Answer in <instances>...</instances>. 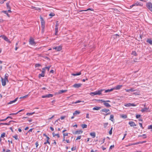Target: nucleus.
<instances>
[{"mask_svg": "<svg viewBox=\"0 0 152 152\" xmlns=\"http://www.w3.org/2000/svg\"><path fill=\"white\" fill-rule=\"evenodd\" d=\"M33 129H32V128L31 129H30L29 130V131H28V132L26 133V134H27L28 133V132H32Z\"/></svg>", "mask_w": 152, "mask_h": 152, "instance_id": "nucleus-59", "label": "nucleus"}, {"mask_svg": "<svg viewBox=\"0 0 152 152\" xmlns=\"http://www.w3.org/2000/svg\"><path fill=\"white\" fill-rule=\"evenodd\" d=\"M76 147H73L71 148V150L72 151H74L75 150H76Z\"/></svg>", "mask_w": 152, "mask_h": 152, "instance_id": "nucleus-55", "label": "nucleus"}, {"mask_svg": "<svg viewBox=\"0 0 152 152\" xmlns=\"http://www.w3.org/2000/svg\"><path fill=\"white\" fill-rule=\"evenodd\" d=\"M41 66V64H35V66L36 67H39L40 66Z\"/></svg>", "mask_w": 152, "mask_h": 152, "instance_id": "nucleus-44", "label": "nucleus"}, {"mask_svg": "<svg viewBox=\"0 0 152 152\" xmlns=\"http://www.w3.org/2000/svg\"><path fill=\"white\" fill-rule=\"evenodd\" d=\"M110 120H111V121L113 122L114 119V115H110Z\"/></svg>", "mask_w": 152, "mask_h": 152, "instance_id": "nucleus-29", "label": "nucleus"}, {"mask_svg": "<svg viewBox=\"0 0 152 152\" xmlns=\"http://www.w3.org/2000/svg\"><path fill=\"white\" fill-rule=\"evenodd\" d=\"M50 67H51V66H46L45 67V69H47L48 71H49V70L50 68Z\"/></svg>", "mask_w": 152, "mask_h": 152, "instance_id": "nucleus-50", "label": "nucleus"}, {"mask_svg": "<svg viewBox=\"0 0 152 152\" xmlns=\"http://www.w3.org/2000/svg\"><path fill=\"white\" fill-rule=\"evenodd\" d=\"M137 142L136 143H132V144H130L129 145H128V146H130L131 145H137V144H140V143H142L143 142Z\"/></svg>", "mask_w": 152, "mask_h": 152, "instance_id": "nucleus-28", "label": "nucleus"}, {"mask_svg": "<svg viewBox=\"0 0 152 152\" xmlns=\"http://www.w3.org/2000/svg\"><path fill=\"white\" fill-rule=\"evenodd\" d=\"M111 113V112H110V111H108V113H107L104 114V113H103L102 114L104 115L107 116V115H108L110 114Z\"/></svg>", "mask_w": 152, "mask_h": 152, "instance_id": "nucleus-41", "label": "nucleus"}, {"mask_svg": "<svg viewBox=\"0 0 152 152\" xmlns=\"http://www.w3.org/2000/svg\"><path fill=\"white\" fill-rule=\"evenodd\" d=\"M1 80L2 85L3 86H4L6 84V82L7 81L3 79V78L1 77Z\"/></svg>", "mask_w": 152, "mask_h": 152, "instance_id": "nucleus-9", "label": "nucleus"}, {"mask_svg": "<svg viewBox=\"0 0 152 152\" xmlns=\"http://www.w3.org/2000/svg\"><path fill=\"white\" fill-rule=\"evenodd\" d=\"M5 133L4 132L1 135V137L2 138H3L5 137Z\"/></svg>", "mask_w": 152, "mask_h": 152, "instance_id": "nucleus-47", "label": "nucleus"}, {"mask_svg": "<svg viewBox=\"0 0 152 152\" xmlns=\"http://www.w3.org/2000/svg\"><path fill=\"white\" fill-rule=\"evenodd\" d=\"M108 123H106L104 124V128H106L108 125Z\"/></svg>", "mask_w": 152, "mask_h": 152, "instance_id": "nucleus-42", "label": "nucleus"}, {"mask_svg": "<svg viewBox=\"0 0 152 152\" xmlns=\"http://www.w3.org/2000/svg\"><path fill=\"white\" fill-rule=\"evenodd\" d=\"M32 8H33V9H35L36 10H41V9L40 8H38V7H34L32 6Z\"/></svg>", "mask_w": 152, "mask_h": 152, "instance_id": "nucleus-39", "label": "nucleus"}, {"mask_svg": "<svg viewBox=\"0 0 152 152\" xmlns=\"http://www.w3.org/2000/svg\"><path fill=\"white\" fill-rule=\"evenodd\" d=\"M90 135L92 136L93 138H94L96 136V134L94 132H91L90 133Z\"/></svg>", "mask_w": 152, "mask_h": 152, "instance_id": "nucleus-23", "label": "nucleus"}, {"mask_svg": "<svg viewBox=\"0 0 152 152\" xmlns=\"http://www.w3.org/2000/svg\"><path fill=\"white\" fill-rule=\"evenodd\" d=\"M86 118H89V114L87 113L86 114Z\"/></svg>", "mask_w": 152, "mask_h": 152, "instance_id": "nucleus-63", "label": "nucleus"}, {"mask_svg": "<svg viewBox=\"0 0 152 152\" xmlns=\"http://www.w3.org/2000/svg\"><path fill=\"white\" fill-rule=\"evenodd\" d=\"M121 117L125 119L127 118V116L126 115H121Z\"/></svg>", "mask_w": 152, "mask_h": 152, "instance_id": "nucleus-37", "label": "nucleus"}, {"mask_svg": "<svg viewBox=\"0 0 152 152\" xmlns=\"http://www.w3.org/2000/svg\"><path fill=\"white\" fill-rule=\"evenodd\" d=\"M101 107L96 106L95 107H94L93 108V110H99L100 109Z\"/></svg>", "mask_w": 152, "mask_h": 152, "instance_id": "nucleus-26", "label": "nucleus"}, {"mask_svg": "<svg viewBox=\"0 0 152 152\" xmlns=\"http://www.w3.org/2000/svg\"><path fill=\"white\" fill-rule=\"evenodd\" d=\"M53 96V95L51 94H48L46 95H45L42 96V98H50L52 97Z\"/></svg>", "mask_w": 152, "mask_h": 152, "instance_id": "nucleus-6", "label": "nucleus"}, {"mask_svg": "<svg viewBox=\"0 0 152 152\" xmlns=\"http://www.w3.org/2000/svg\"><path fill=\"white\" fill-rule=\"evenodd\" d=\"M142 137H143V138H146V136L145 134H143L142 135Z\"/></svg>", "mask_w": 152, "mask_h": 152, "instance_id": "nucleus-58", "label": "nucleus"}, {"mask_svg": "<svg viewBox=\"0 0 152 152\" xmlns=\"http://www.w3.org/2000/svg\"><path fill=\"white\" fill-rule=\"evenodd\" d=\"M29 44L32 45H35L36 44V43L35 42L34 39L31 37L29 39Z\"/></svg>", "mask_w": 152, "mask_h": 152, "instance_id": "nucleus-3", "label": "nucleus"}, {"mask_svg": "<svg viewBox=\"0 0 152 152\" xmlns=\"http://www.w3.org/2000/svg\"><path fill=\"white\" fill-rule=\"evenodd\" d=\"M132 54L134 56H137V54L136 51H132Z\"/></svg>", "mask_w": 152, "mask_h": 152, "instance_id": "nucleus-40", "label": "nucleus"}, {"mask_svg": "<svg viewBox=\"0 0 152 152\" xmlns=\"http://www.w3.org/2000/svg\"><path fill=\"white\" fill-rule=\"evenodd\" d=\"M8 75L6 73L5 74L4 76V79L6 80L7 82H8Z\"/></svg>", "mask_w": 152, "mask_h": 152, "instance_id": "nucleus-30", "label": "nucleus"}, {"mask_svg": "<svg viewBox=\"0 0 152 152\" xmlns=\"http://www.w3.org/2000/svg\"><path fill=\"white\" fill-rule=\"evenodd\" d=\"M104 105L107 107H110L111 106L108 103H106V102H104Z\"/></svg>", "mask_w": 152, "mask_h": 152, "instance_id": "nucleus-25", "label": "nucleus"}, {"mask_svg": "<svg viewBox=\"0 0 152 152\" xmlns=\"http://www.w3.org/2000/svg\"><path fill=\"white\" fill-rule=\"evenodd\" d=\"M13 137L14 138L15 140H17L18 139V137L17 135H15L13 136Z\"/></svg>", "mask_w": 152, "mask_h": 152, "instance_id": "nucleus-48", "label": "nucleus"}, {"mask_svg": "<svg viewBox=\"0 0 152 152\" xmlns=\"http://www.w3.org/2000/svg\"><path fill=\"white\" fill-rule=\"evenodd\" d=\"M149 109V108L147 107H145L144 108L142 109L141 110V111L142 112H146L147 110Z\"/></svg>", "mask_w": 152, "mask_h": 152, "instance_id": "nucleus-20", "label": "nucleus"}, {"mask_svg": "<svg viewBox=\"0 0 152 152\" xmlns=\"http://www.w3.org/2000/svg\"><path fill=\"white\" fill-rule=\"evenodd\" d=\"M28 96V95H26L23 97H20V99L26 98Z\"/></svg>", "mask_w": 152, "mask_h": 152, "instance_id": "nucleus-51", "label": "nucleus"}, {"mask_svg": "<svg viewBox=\"0 0 152 152\" xmlns=\"http://www.w3.org/2000/svg\"><path fill=\"white\" fill-rule=\"evenodd\" d=\"M83 131L81 130H77L74 133H73L75 134H80L83 133Z\"/></svg>", "mask_w": 152, "mask_h": 152, "instance_id": "nucleus-14", "label": "nucleus"}, {"mask_svg": "<svg viewBox=\"0 0 152 152\" xmlns=\"http://www.w3.org/2000/svg\"><path fill=\"white\" fill-rule=\"evenodd\" d=\"M147 42L149 43L151 45H152V40L151 39H148L146 40Z\"/></svg>", "mask_w": 152, "mask_h": 152, "instance_id": "nucleus-18", "label": "nucleus"}, {"mask_svg": "<svg viewBox=\"0 0 152 152\" xmlns=\"http://www.w3.org/2000/svg\"><path fill=\"white\" fill-rule=\"evenodd\" d=\"M114 147V145H112L110 146V149H112Z\"/></svg>", "mask_w": 152, "mask_h": 152, "instance_id": "nucleus-62", "label": "nucleus"}, {"mask_svg": "<svg viewBox=\"0 0 152 152\" xmlns=\"http://www.w3.org/2000/svg\"><path fill=\"white\" fill-rule=\"evenodd\" d=\"M139 124L140 127H141L142 129H144V128L142 126V123H139Z\"/></svg>", "mask_w": 152, "mask_h": 152, "instance_id": "nucleus-54", "label": "nucleus"}, {"mask_svg": "<svg viewBox=\"0 0 152 152\" xmlns=\"http://www.w3.org/2000/svg\"><path fill=\"white\" fill-rule=\"evenodd\" d=\"M41 27L42 28L45 29V25H41Z\"/></svg>", "mask_w": 152, "mask_h": 152, "instance_id": "nucleus-64", "label": "nucleus"}, {"mask_svg": "<svg viewBox=\"0 0 152 152\" xmlns=\"http://www.w3.org/2000/svg\"><path fill=\"white\" fill-rule=\"evenodd\" d=\"M113 90H114L113 88H112L110 89H108L105 90V92L107 93L108 92H111V91H113Z\"/></svg>", "mask_w": 152, "mask_h": 152, "instance_id": "nucleus-21", "label": "nucleus"}, {"mask_svg": "<svg viewBox=\"0 0 152 152\" xmlns=\"http://www.w3.org/2000/svg\"><path fill=\"white\" fill-rule=\"evenodd\" d=\"M89 10L92 11H93L94 10V9L92 8H89L87 9L86 10H85L84 11H88Z\"/></svg>", "mask_w": 152, "mask_h": 152, "instance_id": "nucleus-46", "label": "nucleus"}, {"mask_svg": "<svg viewBox=\"0 0 152 152\" xmlns=\"http://www.w3.org/2000/svg\"><path fill=\"white\" fill-rule=\"evenodd\" d=\"M35 113V112H33V113H27L26 114V115H32L33 114H34Z\"/></svg>", "mask_w": 152, "mask_h": 152, "instance_id": "nucleus-38", "label": "nucleus"}, {"mask_svg": "<svg viewBox=\"0 0 152 152\" xmlns=\"http://www.w3.org/2000/svg\"><path fill=\"white\" fill-rule=\"evenodd\" d=\"M101 112H104L105 113H107L110 111V110L109 109L104 108L101 110Z\"/></svg>", "mask_w": 152, "mask_h": 152, "instance_id": "nucleus-12", "label": "nucleus"}, {"mask_svg": "<svg viewBox=\"0 0 152 152\" xmlns=\"http://www.w3.org/2000/svg\"><path fill=\"white\" fill-rule=\"evenodd\" d=\"M52 134L53 137H54L55 136H57L58 138L60 137V135L59 134H55L53 132L52 133Z\"/></svg>", "mask_w": 152, "mask_h": 152, "instance_id": "nucleus-33", "label": "nucleus"}, {"mask_svg": "<svg viewBox=\"0 0 152 152\" xmlns=\"http://www.w3.org/2000/svg\"><path fill=\"white\" fill-rule=\"evenodd\" d=\"M45 76V73L44 72H42L41 74H39V77L40 78L41 77H44Z\"/></svg>", "mask_w": 152, "mask_h": 152, "instance_id": "nucleus-19", "label": "nucleus"}, {"mask_svg": "<svg viewBox=\"0 0 152 152\" xmlns=\"http://www.w3.org/2000/svg\"><path fill=\"white\" fill-rule=\"evenodd\" d=\"M81 84L80 83L75 84L73 85V87L75 88H79L81 86Z\"/></svg>", "mask_w": 152, "mask_h": 152, "instance_id": "nucleus-10", "label": "nucleus"}, {"mask_svg": "<svg viewBox=\"0 0 152 152\" xmlns=\"http://www.w3.org/2000/svg\"><path fill=\"white\" fill-rule=\"evenodd\" d=\"M10 2H8L6 3V6L7 9L8 10V12H11V8L10 6L9 5Z\"/></svg>", "mask_w": 152, "mask_h": 152, "instance_id": "nucleus-7", "label": "nucleus"}, {"mask_svg": "<svg viewBox=\"0 0 152 152\" xmlns=\"http://www.w3.org/2000/svg\"><path fill=\"white\" fill-rule=\"evenodd\" d=\"M18 98H17L15 99V100L10 101L8 103V104H11L15 102L17 100Z\"/></svg>", "mask_w": 152, "mask_h": 152, "instance_id": "nucleus-17", "label": "nucleus"}, {"mask_svg": "<svg viewBox=\"0 0 152 152\" xmlns=\"http://www.w3.org/2000/svg\"><path fill=\"white\" fill-rule=\"evenodd\" d=\"M81 136H78L77 137V138L76 139V140H79L81 139Z\"/></svg>", "mask_w": 152, "mask_h": 152, "instance_id": "nucleus-52", "label": "nucleus"}, {"mask_svg": "<svg viewBox=\"0 0 152 152\" xmlns=\"http://www.w3.org/2000/svg\"><path fill=\"white\" fill-rule=\"evenodd\" d=\"M55 35H58V27H56L55 28Z\"/></svg>", "mask_w": 152, "mask_h": 152, "instance_id": "nucleus-32", "label": "nucleus"}, {"mask_svg": "<svg viewBox=\"0 0 152 152\" xmlns=\"http://www.w3.org/2000/svg\"><path fill=\"white\" fill-rule=\"evenodd\" d=\"M59 26V23L58 21H57L56 25V27H58Z\"/></svg>", "mask_w": 152, "mask_h": 152, "instance_id": "nucleus-49", "label": "nucleus"}, {"mask_svg": "<svg viewBox=\"0 0 152 152\" xmlns=\"http://www.w3.org/2000/svg\"><path fill=\"white\" fill-rule=\"evenodd\" d=\"M67 91L66 90H60L58 92V94H60L64 93H65Z\"/></svg>", "mask_w": 152, "mask_h": 152, "instance_id": "nucleus-24", "label": "nucleus"}, {"mask_svg": "<svg viewBox=\"0 0 152 152\" xmlns=\"http://www.w3.org/2000/svg\"><path fill=\"white\" fill-rule=\"evenodd\" d=\"M80 113V112L78 110H76L75 112L73 113L74 115H76L77 114H79Z\"/></svg>", "mask_w": 152, "mask_h": 152, "instance_id": "nucleus-22", "label": "nucleus"}, {"mask_svg": "<svg viewBox=\"0 0 152 152\" xmlns=\"http://www.w3.org/2000/svg\"><path fill=\"white\" fill-rule=\"evenodd\" d=\"M81 127L83 129L86 128L87 127V125L86 124H82L81 125Z\"/></svg>", "mask_w": 152, "mask_h": 152, "instance_id": "nucleus-34", "label": "nucleus"}, {"mask_svg": "<svg viewBox=\"0 0 152 152\" xmlns=\"http://www.w3.org/2000/svg\"><path fill=\"white\" fill-rule=\"evenodd\" d=\"M55 14L53 12L50 13L49 15V16H51V17L53 16H55Z\"/></svg>", "mask_w": 152, "mask_h": 152, "instance_id": "nucleus-45", "label": "nucleus"}, {"mask_svg": "<svg viewBox=\"0 0 152 152\" xmlns=\"http://www.w3.org/2000/svg\"><path fill=\"white\" fill-rule=\"evenodd\" d=\"M130 91H131L132 92L134 91H136L135 90H134L133 88H131L130 89Z\"/></svg>", "mask_w": 152, "mask_h": 152, "instance_id": "nucleus-53", "label": "nucleus"}, {"mask_svg": "<svg viewBox=\"0 0 152 152\" xmlns=\"http://www.w3.org/2000/svg\"><path fill=\"white\" fill-rule=\"evenodd\" d=\"M148 129H152V125H151L148 126Z\"/></svg>", "mask_w": 152, "mask_h": 152, "instance_id": "nucleus-61", "label": "nucleus"}, {"mask_svg": "<svg viewBox=\"0 0 152 152\" xmlns=\"http://www.w3.org/2000/svg\"><path fill=\"white\" fill-rule=\"evenodd\" d=\"M18 113H11L9 115H16Z\"/></svg>", "mask_w": 152, "mask_h": 152, "instance_id": "nucleus-60", "label": "nucleus"}, {"mask_svg": "<svg viewBox=\"0 0 152 152\" xmlns=\"http://www.w3.org/2000/svg\"><path fill=\"white\" fill-rule=\"evenodd\" d=\"M0 37H1L4 40L9 43H10V42L8 38L5 35H2L0 36Z\"/></svg>", "mask_w": 152, "mask_h": 152, "instance_id": "nucleus-5", "label": "nucleus"}, {"mask_svg": "<svg viewBox=\"0 0 152 152\" xmlns=\"http://www.w3.org/2000/svg\"><path fill=\"white\" fill-rule=\"evenodd\" d=\"M40 17L41 25H45V22L43 18L41 16H40Z\"/></svg>", "mask_w": 152, "mask_h": 152, "instance_id": "nucleus-16", "label": "nucleus"}, {"mask_svg": "<svg viewBox=\"0 0 152 152\" xmlns=\"http://www.w3.org/2000/svg\"><path fill=\"white\" fill-rule=\"evenodd\" d=\"M146 7L151 12H152V4L151 2H149L146 4Z\"/></svg>", "mask_w": 152, "mask_h": 152, "instance_id": "nucleus-2", "label": "nucleus"}, {"mask_svg": "<svg viewBox=\"0 0 152 152\" xmlns=\"http://www.w3.org/2000/svg\"><path fill=\"white\" fill-rule=\"evenodd\" d=\"M81 74V72H80L77 73H75V74H73L72 75L73 76H77V75H80Z\"/></svg>", "mask_w": 152, "mask_h": 152, "instance_id": "nucleus-31", "label": "nucleus"}, {"mask_svg": "<svg viewBox=\"0 0 152 152\" xmlns=\"http://www.w3.org/2000/svg\"><path fill=\"white\" fill-rule=\"evenodd\" d=\"M122 86V85H118L113 88L114 90H118L120 89Z\"/></svg>", "mask_w": 152, "mask_h": 152, "instance_id": "nucleus-11", "label": "nucleus"}, {"mask_svg": "<svg viewBox=\"0 0 152 152\" xmlns=\"http://www.w3.org/2000/svg\"><path fill=\"white\" fill-rule=\"evenodd\" d=\"M141 116L140 115H137L136 116V118H139Z\"/></svg>", "mask_w": 152, "mask_h": 152, "instance_id": "nucleus-57", "label": "nucleus"}, {"mask_svg": "<svg viewBox=\"0 0 152 152\" xmlns=\"http://www.w3.org/2000/svg\"><path fill=\"white\" fill-rule=\"evenodd\" d=\"M136 105L135 104H133V103L131 104L130 103L126 104L124 105V106H125L127 107H130L131 106H135Z\"/></svg>", "mask_w": 152, "mask_h": 152, "instance_id": "nucleus-8", "label": "nucleus"}, {"mask_svg": "<svg viewBox=\"0 0 152 152\" xmlns=\"http://www.w3.org/2000/svg\"><path fill=\"white\" fill-rule=\"evenodd\" d=\"M100 101L101 102V103L106 102H111L109 100H101Z\"/></svg>", "mask_w": 152, "mask_h": 152, "instance_id": "nucleus-36", "label": "nucleus"}, {"mask_svg": "<svg viewBox=\"0 0 152 152\" xmlns=\"http://www.w3.org/2000/svg\"><path fill=\"white\" fill-rule=\"evenodd\" d=\"M135 5H136V6H143V4L141 2L137 1L135 3Z\"/></svg>", "mask_w": 152, "mask_h": 152, "instance_id": "nucleus-13", "label": "nucleus"}, {"mask_svg": "<svg viewBox=\"0 0 152 152\" xmlns=\"http://www.w3.org/2000/svg\"><path fill=\"white\" fill-rule=\"evenodd\" d=\"M63 137H65L68 136V133H64L63 134Z\"/></svg>", "mask_w": 152, "mask_h": 152, "instance_id": "nucleus-56", "label": "nucleus"}, {"mask_svg": "<svg viewBox=\"0 0 152 152\" xmlns=\"http://www.w3.org/2000/svg\"><path fill=\"white\" fill-rule=\"evenodd\" d=\"M129 124L131 126H136V125L135 123L133 121H129Z\"/></svg>", "mask_w": 152, "mask_h": 152, "instance_id": "nucleus-15", "label": "nucleus"}, {"mask_svg": "<svg viewBox=\"0 0 152 152\" xmlns=\"http://www.w3.org/2000/svg\"><path fill=\"white\" fill-rule=\"evenodd\" d=\"M53 49H55L57 51H59L61 50L62 49V47L61 46H59L58 47H53Z\"/></svg>", "mask_w": 152, "mask_h": 152, "instance_id": "nucleus-4", "label": "nucleus"}, {"mask_svg": "<svg viewBox=\"0 0 152 152\" xmlns=\"http://www.w3.org/2000/svg\"><path fill=\"white\" fill-rule=\"evenodd\" d=\"M81 102V101L78 100L76 101V102H72V104H77L78 103L80 102Z\"/></svg>", "mask_w": 152, "mask_h": 152, "instance_id": "nucleus-43", "label": "nucleus"}, {"mask_svg": "<svg viewBox=\"0 0 152 152\" xmlns=\"http://www.w3.org/2000/svg\"><path fill=\"white\" fill-rule=\"evenodd\" d=\"M2 12L6 14L8 17H10L8 13V11H3Z\"/></svg>", "mask_w": 152, "mask_h": 152, "instance_id": "nucleus-35", "label": "nucleus"}, {"mask_svg": "<svg viewBox=\"0 0 152 152\" xmlns=\"http://www.w3.org/2000/svg\"><path fill=\"white\" fill-rule=\"evenodd\" d=\"M12 121H10L9 123H1V124H2V125H9L10 124L11 122Z\"/></svg>", "mask_w": 152, "mask_h": 152, "instance_id": "nucleus-27", "label": "nucleus"}, {"mask_svg": "<svg viewBox=\"0 0 152 152\" xmlns=\"http://www.w3.org/2000/svg\"><path fill=\"white\" fill-rule=\"evenodd\" d=\"M103 90H101L99 91H96L94 92H91L90 94V95L92 96H94L95 95H100L102 94V92Z\"/></svg>", "mask_w": 152, "mask_h": 152, "instance_id": "nucleus-1", "label": "nucleus"}]
</instances>
